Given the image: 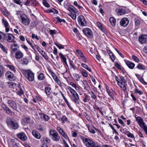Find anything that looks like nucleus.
Instances as JSON below:
<instances>
[{
  "label": "nucleus",
  "instance_id": "obj_1",
  "mask_svg": "<svg viewBox=\"0 0 147 147\" xmlns=\"http://www.w3.org/2000/svg\"><path fill=\"white\" fill-rule=\"evenodd\" d=\"M6 122L8 126L10 127L13 129H17L19 127L18 123L10 117H9L7 118Z\"/></svg>",
  "mask_w": 147,
  "mask_h": 147
},
{
  "label": "nucleus",
  "instance_id": "obj_2",
  "mask_svg": "<svg viewBox=\"0 0 147 147\" xmlns=\"http://www.w3.org/2000/svg\"><path fill=\"white\" fill-rule=\"evenodd\" d=\"M82 139L83 142L87 147H101L97 143L94 142L89 138H82Z\"/></svg>",
  "mask_w": 147,
  "mask_h": 147
},
{
  "label": "nucleus",
  "instance_id": "obj_3",
  "mask_svg": "<svg viewBox=\"0 0 147 147\" xmlns=\"http://www.w3.org/2000/svg\"><path fill=\"white\" fill-rule=\"evenodd\" d=\"M49 135L51 138L54 141L58 142L60 139V136L55 130L51 129L49 131Z\"/></svg>",
  "mask_w": 147,
  "mask_h": 147
},
{
  "label": "nucleus",
  "instance_id": "obj_4",
  "mask_svg": "<svg viewBox=\"0 0 147 147\" xmlns=\"http://www.w3.org/2000/svg\"><path fill=\"white\" fill-rule=\"evenodd\" d=\"M136 120L138 122L140 126L142 128L147 135V126L144 122L143 119L140 117L135 116Z\"/></svg>",
  "mask_w": 147,
  "mask_h": 147
},
{
  "label": "nucleus",
  "instance_id": "obj_5",
  "mask_svg": "<svg viewBox=\"0 0 147 147\" xmlns=\"http://www.w3.org/2000/svg\"><path fill=\"white\" fill-rule=\"evenodd\" d=\"M19 19L21 20V23L25 26L28 25L30 23V20L24 14L21 15V18H20Z\"/></svg>",
  "mask_w": 147,
  "mask_h": 147
},
{
  "label": "nucleus",
  "instance_id": "obj_6",
  "mask_svg": "<svg viewBox=\"0 0 147 147\" xmlns=\"http://www.w3.org/2000/svg\"><path fill=\"white\" fill-rule=\"evenodd\" d=\"M25 74L27 79L29 81H32L34 80V74L31 70H26Z\"/></svg>",
  "mask_w": 147,
  "mask_h": 147
},
{
  "label": "nucleus",
  "instance_id": "obj_7",
  "mask_svg": "<svg viewBox=\"0 0 147 147\" xmlns=\"http://www.w3.org/2000/svg\"><path fill=\"white\" fill-rule=\"evenodd\" d=\"M4 39H6L7 41L9 42H13L14 40V36L11 34H3Z\"/></svg>",
  "mask_w": 147,
  "mask_h": 147
},
{
  "label": "nucleus",
  "instance_id": "obj_8",
  "mask_svg": "<svg viewBox=\"0 0 147 147\" xmlns=\"http://www.w3.org/2000/svg\"><path fill=\"white\" fill-rule=\"evenodd\" d=\"M78 19L79 24L80 26H86L87 22L83 16L82 15L79 16Z\"/></svg>",
  "mask_w": 147,
  "mask_h": 147
},
{
  "label": "nucleus",
  "instance_id": "obj_9",
  "mask_svg": "<svg viewBox=\"0 0 147 147\" xmlns=\"http://www.w3.org/2000/svg\"><path fill=\"white\" fill-rule=\"evenodd\" d=\"M2 108L5 111L6 113L10 116H13L15 115V113L11 110L5 104L3 105L2 106Z\"/></svg>",
  "mask_w": 147,
  "mask_h": 147
},
{
  "label": "nucleus",
  "instance_id": "obj_10",
  "mask_svg": "<svg viewBox=\"0 0 147 147\" xmlns=\"http://www.w3.org/2000/svg\"><path fill=\"white\" fill-rule=\"evenodd\" d=\"M9 106L11 108L13 109L18 111V107L16 103L13 101L9 100L7 102Z\"/></svg>",
  "mask_w": 147,
  "mask_h": 147
},
{
  "label": "nucleus",
  "instance_id": "obj_11",
  "mask_svg": "<svg viewBox=\"0 0 147 147\" xmlns=\"http://www.w3.org/2000/svg\"><path fill=\"white\" fill-rule=\"evenodd\" d=\"M83 32L84 34L88 37L92 38L93 37V35L91 30L89 28H85L83 30Z\"/></svg>",
  "mask_w": 147,
  "mask_h": 147
},
{
  "label": "nucleus",
  "instance_id": "obj_12",
  "mask_svg": "<svg viewBox=\"0 0 147 147\" xmlns=\"http://www.w3.org/2000/svg\"><path fill=\"white\" fill-rule=\"evenodd\" d=\"M6 77L10 81H13L16 79V77L14 75L9 71H7L5 74Z\"/></svg>",
  "mask_w": 147,
  "mask_h": 147
},
{
  "label": "nucleus",
  "instance_id": "obj_13",
  "mask_svg": "<svg viewBox=\"0 0 147 147\" xmlns=\"http://www.w3.org/2000/svg\"><path fill=\"white\" fill-rule=\"evenodd\" d=\"M139 42L142 44H146L147 42V36L141 35L138 38Z\"/></svg>",
  "mask_w": 147,
  "mask_h": 147
},
{
  "label": "nucleus",
  "instance_id": "obj_14",
  "mask_svg": "<svg viewBox=\"0 0 147 147\" xmlns=\"http://www.w3.org/2000/svg\"><path fill=\"white\" fill-rule=\"evenodd\" d=\"M129 19L126 18H122L120 22V24L121 26L123 27L126 26L129 23Z\"/></svg>",
  "mask_w": 147,
  "mask_h": 147
},
{
  "label": "nucleus",
  "instance_id": "obj_15",
  "mask_svg": "<svg viewBox=\"0 0 147 147\" xmlns=\"http://www.w3.org/2000/svg\"><path fill=\"white\" fill-rule=\"evenodd\" d=\"M57 129L59 133L61 134L65 139H67V138L68 139V136L66 135L64 130L60 127H57Z\"/></svg>",
  "mask_w": 147,
  "mask_h": 147
},
{
  "label": "nucleus",
  "instance_id": "obj_16",
  "mask_svg": "<svg viewBox=\"0 0 147 147\" xmlns=\"http://www.w3.org/2000/svg\"><path fill=\"white\" fill-rule=\"evenodd\" d=\"M18 137L22 141H25L27 138L26 135L24 132H21L18 134Z\"/></svg>",
  "mask_w": 147,
  "mask_h": 147
},
{
  "label": "nucleus",
  "instance_id": "obj_17",
  "mask_svg": "<svg viewBox=\"0 0 147 147\" xmlns=\"http://www.w3.org/2000/svg\"><path fill=\"white\" fill-rule=\"evenodd\" d=\"M23 53L20 51H17L15 53L14 57L16 59H20L23 56Z\"/></svg>",
  "mask_w": 147,
  "mask_h": 147
},
{
  "label": "nucleus",
  "instance_id": "obj_18",
  "mask_svg": "<svg viewBox=\"0 0 147 147\" xmlns=\"http://www.w3.org/2000/svg\"><path fill=\"white\" fill-rule=\"evenodd\" d=\"M125 63L127 66L130 69H133L135 65V64L129 61H125Z\"/></svg>",
  "mask_w": 147,
  "mask_h": 147
},
{
  "label": "nucleus",
  "instance_id": "obj_19",
  "mask_svg": "<svg viewBox=\"0 0 147 147\" xmlns=\"http://www.w3.org/2000/svg\"><path fill=\"white\" fill-rule=\"evenodd\" d=\"M21 63L23 65H27L29 63V60L28 57L22 58L20 61Z\"/></svg>",
  "mask_w": 147,
  "mask_h": 147
},
{
  "label": "nucleus",
  "instance_id": "obj_20",
  "mask_svg": "<svg viewBox=\"0 0 147 147\" xmlns=\"http://www.w3.org/2000/svg\"><path fill=\"white\" fill-rule=\"evenodd\" d=\"M70 12V13H73L76 12L77 10L73 6L70 5L68 6L67 9Z\"/></svg>",
  "mask_w": 147,
  "mask_h": 147
},
{
  "label": "nucleus",
  "instance_id": "obj_21",
  "mask_svg": "<svg viewBox=\"0 0 147 147\" xmlns=\"http://www.w3.org/2000/svg\"><path fill=\"white\" fill-rule=\"evenodd\" d=\"M40 118L45 121H48L49 119V117L43 113H40Z\"/></svg>",
  "mask_w": 147,
  "mask_h": 147
},
{
  "label": "nucleus",
  "instance_id": "obj_22",
  "mask_svg": "<svg viewBox=\"0 0 147 147\" xmlns=\"http://www.w3.org/2000/svg\"><path fill=\"white\" fill-rule=\"evenodd\" d=\"M68 88L69 90L70 93L72 95L73 97L78 95L75 90L71 88L70 87L68 86Z\"/></svg>",
  "mask_w": 147,
  "mask_h": 147
},
{
  "label": "nucleus",
  "instance_id": "obj_23",
  "mask_svg": "<svg viewBox=\"0 0 147 147\" xmlns=\"http://www.w3.org/2000/svg\"><path fill=\"white\" fill-rule=\"evenodd\" d=\"M33 135L36 138L39 139L40 138L41 135L37 131L34 130L32 131Z\"/></svg>",
  "mask_w": 147,
  "mask_h": 147
},
{
  "label": "nucleus",
  "instance_id": "obj_24",
  "mask_svg": "<svg viewBox=\"0 0 147 147\" xmlns=\"http://www.w3.org/2000/svg\"><path fill=\"white\" fill-rule=\"evenodd\" d=\"M51 88L50 87L46 86L45 87V93L47 95L48 97H49L51 94Z\"/></svg>",
  "mask_w": 147,
  "mask_h": 147
},
{
  "label": "nucleus",
  "instance_id": "obj_25",
  "mask_svg": "<svg viewBox=\"0 0 147 147\" xmlns=\"http://www.w3.org/2000/svg\"><path fill=\"white\" fill-rule=\"evenodd\" d=\"M109 21L111 24L114 27L115 26L116 24V20L113 17L110 18Z\"/></svg>",
  "mask_w": 147,
  "mask_h": 147
},
{
  "label": "nucleus",
  "instance_id": "obj_26",
  "mask_svg": "<svg viewBox=\"0 0 147 147\" xmlns=\"http://www.w3.org/2000/svg\"><path fill=\"white\" fill-rule=\"evenodd\" d=\"M79 95H77L76 96H74L73 97L72 100L75 103L77 104H79Z\"/></svg>",
  "mask_w": 147,
  "mask_h": 147
},
{
  "label": "nucleus",
  "instance_id": "obj_27",
  "mask_svg": "<svg viewBox=\"0 0 147 147\" xmlns=\"http://www.w3.org/2000/svg\"><path fill=\"white\" fill-rule=\"evenodd\" d=\"M97 24L98 27L101 30L104 32H106V30L102 26V24L99 22H97Z\"/></svg>",
  "mask_w": 147,
  "mask_h": 147
},
{
  "label": "nucleus",
  "instance_id": "obj_28",
  "mask_svg": "<svg viewBox=\"0 0 147 147\" xmlns=\"http://www.w3.org/2000/svg\"><path fill=\"white\" fill-rule=\"evenodd\" d=\"M51 75L56 82L58 83V82H59L60 80L56 75L53 72H52L51 73Z\"/></svg>",
  "mask_w": 147,
  "mask_h": 147
},
{
  "label": "nucleus",
  "instance_id": "obj_29",
  "mask_svg": "<svg viewBox=\"0 0 147 147\" xmlns=\"http://www.w3.org/2000/svg\"><path fill=\"white\" fill-rule=\"evenodd\" d=\"M10 48L11 49L10 52L11 55L13 56V54L18 51V49L16 48H13L12 47V45H11Z\"/></svg>",
  "mask_w": 147,
  "mask_h": 147
},
{
  "label": "nucleus",
  "instance_id": "obj_30",
  "mask_svg": "<svg viewBox=\"0 0 147 147\" xmlns=\"http://www.w3.org/2000/svg\"><path fill=\"white\" fill-rule=\"evenodd\" d=\"M0 47L3 51L5 54H7V49H6L3 45L0 43Z\"/></svg>",
  "mask_w": 147,
  "mask_h": 147
},
{
  "label": "nucleus",
  "instance_id": "obj_31",
  "mask_svg": "<svg viewBox=\"0 0 147 147\" xmlns=\"http://www.w3.org/2000/svg\"><path fill=\"white\" fill-rule=\"evenodd\" d=\"M50 140L48 138H46L43 139L42 141L43 144H47L50 142Z\"/></svg>",
  "mask_w": 147,
  "mask_h": 147
},
{
  "label": "nucleus",
  "instance_id": "obj_32",
  "mask_svg": "<svg viewBox=\"0 0 147 147\" xmlns=\"http://www.w3.org/2000/svg\"><path fill=\"white\" fill-rule=\"evenodd\" d=\"M18 88L19 90L18 91V94L20 96H21L22 94H24V92L21 87L20 85L19 84L18 85Z\"/></svg>",
  "mask_w": 147,
  "mask_h": 147
},
{
  "label": "nucleus",
  "instance_id": "obj_33",
  "mask_svg": "<svg viewBox=\"0 0 147 147\" xmlns=\"http://www.w3.org/2000/svg\"><path fill=\"white\" fill-rule=\"evenodd\" d=\"M81 66L84 68L86 69V70L89 71L91 72L92 70L91 68H89L88 66L85 63H82L81 64Z\"/></svg>",
  "mask_w": 147,
  "mask_h": 147
},
{
  "label": "nucleus",
  "instance_id": "obj_34",
  "mask_svg": "<svg viewBox=\"0 0 147 147\" xmlns=\"http://www.w3.org/2000/svg\"><path fill=\"white\" fill-rule=\"evenodd\" d=\"M118 85L123 91H125L126 90V88L125 85L122 82H121Z\"/></svg>",
  "mask_w": 147,
  "mask_h": 147
},
{
  "label": "nucleus",
  "instance_id": "obj_35",
  "mask_svg": "<svg viewBox=\"0 0 147 147\" xmlns=\"http://www.w3.org/2000/svg\"><path fill=\"white\" fill-rule=\"evenodd\" d=\"M136 67L137 68L140 70H144L145 69L144 66L140 63Z\"/></svg>",
  "mask_w": 147,
  "mask_h": 147
},
{
  "label": "nucleus",
  "instance_id": "obj_36",
  "mask_svg": "<svg viewBox=\"0 0 147 147\" xmlns=\"http://www.w3.org/2000/svg\"><path fill=\"white\" fill-rule=\"evenodd\" d=\"M115 66L118 69L121 70L124 73V72L123 71V69L122 67H121V65L118 63H115Z\"/></svg>",
  "mask_w": 147,
  "mask_h": 147
},
{
  "label": "nucleus",
  "instance_id": "obj_37",
  "mask_svg": "<svg viewBox=\"0 0 147 147\" xmlns=\"http://www.w3.org/2000/svg\"><path fill=\"white\" fill-rule=\"evenodd\" d=\"M59 55L63 62L67 60L66 58L65 57L66 55H63L61 53H59Z\"/></svg>",
  "mask_w": 147,
  "mask_h": 147
},
{
  "label": "nucleus",
  "instance_id": "obj_38",
  "mask_svg": "<svg viewBox=\"0 0 147 147\" xmlns=\"http://www.w3.org/2000/svg\"><path fill=\"white\" fill-rule=\"evenodd\" d=\"M69 15L73 20H75L76 19V12H74L73 13H70Z\"/></svg>",
  "mask_w": 147,
  "mask_h": 147
},
{
  "label": "nucleus",
  "instance_id": "obj_39",
  "mask_svg": "<svg viewBox=\"0 0 147 147\" xmlns=\"http://www.w3.org/2000/svg\"><path fill=\"white\" fill-rule=\"evenodd\" d=\"M44 78V74L42 73H40L38 77V78L39 80H43Z\"/></svg>",
  "mask_w": 147,
  "mask_h": 147
},
{
  "label": "nucleus",
  "instance_id": "obj_40",
  "mask_svg": "<svg viewBox=\"0 0 147 147\" xmlns=\"http://www.w3.org/2000/svg\"><path fill=\"white\" fill-rule=\"evenodd\" d=\"M6 66L12 71H13L14 72H15L16 70L15 69V67L13 66L7 64L6 65Z\"/></svg>",
  "mask_w": 147,
  "mask_h": 147
},
{
  "label": "nucleus",
  "instance_id": "obj_41",
  "mask_svg": "<svg viewBox=\"0 0 147 147\" xmlns=\"http://www.w3.org/2000/svg\"><path fill=\"white\" fill-rule=\"evenodd\" d=\"M2 23L4 25L5 27H6L9 26V24L7 21L4 19H3L2 20Z\"/></svg>",
  "mask_w": 147,
  "mask_h": 147
},
{
  "label": "nucleus",
  "instance_id": "obj_42",
  "mask_svg": "<svg viewBox=\"0 0 147 147\" xmlns=\"http://www.w3.org/2000/svg\"><path fill=\"white\" fill-rule=\"evenodd\" d=\"M9 87L12 88H14L16 87V86L18 85V84L14 83L13 82H10L9 83Z\"/></svg>",
  "mask_w": 147,
  "mask_h": 147
},
{
  "label": "nucleus",
  "instance_id": "obj_43",
  "mask_svg": "<svg viewBox=\"0 0 147 147\" xmlns=\"http://www.w3.org/2000/svg\"><path fill=\"white\" fill-rule=\"evenodd\" d=\"M14 2L16 4L19 5L21 6L22 5V3L20 0H13Z\"/></svg>",
  "mask_w": 147,
  "mask_h": 147
},
{
  "label": "nucleus",
  "instance_id": "obj_44",
  "mask_svg": "<svg viewBox=\"0 0 147 147\" xmlns=\"http://www.w3.org/2000/svg\"><path fill=\"white\" fill-rule=\"evenodd\" d=\"M74 78L77 81H78L80 79V77L79 75L77 74H75L73 75Z\"/></svg>",
  "mask_w": 147,
  "mask_h": 147
},
{
  "label": "nucleus",
  "instance_id": "obj_45",
  "mask_svg": "<svg viewBox=\"0 0 147 147\" xmlns=\"http://www.w3.org/2000/svg\"><path fill=\"white\" fill-rule=\"evenodd\" d=\"M84 70V71H81V73L84 77H88V74L86 70Z\"/></svg>",
  "mask_w": 147,
  "mask_h": 147
},
{
  "label": "nucleus",
  "instance_id": "obj_46",
  "mask_svg": "<svg viewBox=\"0 0 147 147\" xmlns=\"http://www.w3.org/2000/svg\"><path fill=\"white\" fill-rule=\"evenodd\" d=\"M88 129L90 133L92 134H94L95 132V131L93 128V127L88 126Z\"/></svg>",
  "mask_w": 147,
  "mask_h": 147
},
{
  "label": "nucleus",
  "instance_id": "obj_47",
  "mask_svg": "<svg viewBox=\"0 0 147 147\" xmlns=\"http://www.w3.org/2000/svg\"><path fill=\"white\" fill-rule=\"evenodd\" d=\"M35 1V0H27L25 3V5L26 6H28L30 2H31V4H32L33 2Z\"/></svg>",
  "mask_w": 147,
  "mask_h": 147
},
{
  "label": "nucleus",
  "instance_id": "obj_48",
  "mask_svg": "<svg viewBox=\"0 0 147 147\" xmlns=\"http://www.w3.org/2000/svg\"><path fill=\"white\" fill-rule=\"evenodd\" d=\"M91 95V97L94 100H96L97 99V97L95 94H94V92H91V93L90 94Z\"/></svg>",
  "mask_w": 147,
  "mask_h": 147
},
{
  "label": "nucleus",
  "instance_id": "obj_49",
  "mask_svg": "<svg viewBox=\"0 0 147 147\" xmlns=\"http://www.w3.org/2000/svg\"><path fill=\"white\" fill-rule=\"evenodd\" d=\"M50 34L52 36H53L54 34H56L57 31L56 30H49Z\"/></svg>",
  "mask_w": 147,
  "mask_h": 147
},
{
  "label": "nucleus",
  "instance_id": "obj_50",
  "mask_svg": "<svg viewBox=\"0 0 147 147\" xmlns=\"http://www.w3.org/2000/svg\"><path fill=\"white\" fill-rule=\"evenodd\" d=\"M67 117L65 115L63 116L61 118L62 123H64L65 122L67 121Z\"/></svg>",
  "mask_w": 147,
  "mask_h": 147
},
{
  "label": "nucleus",
  "instance_id": "obj_51",
  "mask_svg": "<svg viewBox=\"0 0 147 147\" xmlns=\"http://www.w3.org/2000/svg\"><path fill=\"white\" fill-rule=\"evenodd\" d=\"M119 12L121 15L125 14V11L123 9H121L119 10Z\"/></svg>",
  "mask_w": 147,
  "mask_h": 147
},
{
  "label": "nucleus",
  "instance_id": "obj_52",
  "mask_svg": "<svg viewBox=\"0 0 147 147\" xmlns=\"http://www.w3.org/2000/svg\"><path fill=\"white\" fill-rule=\"evenodd\" d=\"M76 52L78 54V55L80 57H81L83 56V54L82 52L80 50H77L76 51Z\"/></svg>",
  "mask_w": 147,
  "mask_h": 147
},
{
  "label": "nucleus",
  "instance_id": "obj_53",
  "mask_svg": "<svg viewBox=\"0 0 147 147\" xmlns=\"http://www.w3.org/2000/svg\"><path fill=\"white\" fill-rule=\"evenodd\" d=\"M109 56H110V58H111V60L113 62H114V60H115V58L113 53H111V54H110Z\"/></svg>",
  "mask_w": 147,
  "mask_h": 147
},
{
  "label": "nucleus",
  "instance_id": "obj_54",
  "mask_svg": "<svg viewBox=\"0 0 147 147\" xmlns=\"http://www.w3.org/2000/svg\"><path fill=\"white\" fill-rule=\"evenodd\" d=\"M41 54L43 56L44 58L46 60H48V57L47 55L46 54L45 52H43V53H41Z\"/></svg>",
  "mask_w": 147,
  "mask_h": 147
},
{
  "label": "nucleus",
  "instance_id": "obj_55",
  "mask_svg": "<svg viewBox=\"0 0 147 147\" xmlns=\"http://www.w3.org/2000/svg\"><path fill=\"white\" fill-rule=\"evenodd\" d=\"M30 117H26L24 119V121L27 123H30Z\"/></svg>",
  "mask_w": 147,
  "mask_h": 147
},
{
  "label": "nucleus",
  "instance_id": "obj_56",
  "mask_svg": "<svg viewBox=\"0 0 147 147\" xmlns=\"http://www.w3.org/2000/svg\"><path fill=\"white\" fill-rule=\"evenodd\" d=\"M56 19L57 20V21H58V22H65V20L64 19H61L59 17H56Z\"/></svg>",
  "mask_w": 147,
  "mask_h": 147
},
{
  "label": "nucleus",
  "instance_id": "obj_57",
  "mask_svg": "<svg viewBox=\"0 0 147 147\" xmlns=\"http://www.w3.org/2000/svg\"><path fill=\"white\" fill-rule=\"evenodd\" d=\"M132 58L136 62H139V60L137 57L134 55H133L132 56Z\"/></svg>",
  "mask_w": 147,
  "mask_h": 147
},
{
  "label": "nucleus",
  "instance_id": "obj_58",
  "mask_svg": "<svg viewBox=\"0 0 147 147\" xmlns=\"http://www.w3.org/2000/svg\"><path fill=\"white\" fill-rule=\"evenodd\" d=\"M38 4V2L36 0H35V1H34L32 3L31 5L34 6L36 7L37 6Z\"/></svg>",
  "mask_w": 147,
  "mask_h": 147
},
{
  "label": "nucleus",
  "instance_id": "obj_59",
  "mask_svg": "<svg viewBox=\"0 0 147 147\" xmlns=\"http://www.w3.org/2000/svg\"><path fill=\"white\" fill-rule=\"evenodd\" d=\"M89 96L88 95H85V97L83 101L85 102H87L89 101V100L88 99V97Z\"/></svg>",
  "mask_w": 147,
  "mask_h": 147
},
{
  "label": "nucleus",
  "instance_id": "obj_60",
  "mask_svg": "<svg viewBox=\"0 0 147 147\" xmlns=\"http://www.w3.org/2000/svg\"><path fill=\"white\" fill-rule=\"evenodd\" d=\"M135 93H138L140 95H141L142 94L143 92L142 91L139 90L138 89L136 88L135 90Z\"/></svg>",
  "mask_w": 147,
  "mask_h": 147
},
{
  "label": "nucleus",
  "instance_id": "obj_61",
  "mask_svg": "<svg viewBox=\"0 0 147 147\" xmlns=\"http://www.w3.org/2000/svg\"><path fill=\"white\" fill-rule=\"evenodd\" d=\"M55 44L56 45L57 47H58L59 48V49H63L64 48L63 46L61 45H59V44H58L55 42Z\"/></svg>",
  "mask_w": 147,
  "mask_h": 147
},
{
  "label": "nucleus",
  "instance_id": "obj_62",
  "mask_svg": "<svg viewBox=\"0 0 147 147\" xmlns=\"http://www.w3.org/2000/svg\"><path fill=\"white\" fill-rule=\"evenodd\" d=\"M120 80L121 82H122L123 83H126V81L125 78L122 76L120 77Z\"/></svg>",
  "mask_w": 147,
  "mask_h": 147
},
{
  "label": "nucleus",
  "instance_id": "obj_63",
  "mask_svg": "<svg viewBox=\"0 0 147 147\" xmlns=\"http://www.w3.org/2000/svg\"><path fill=\"white\" fill-rule=\"evenodd\" d=\"M3 74V67L1 65H0V77H1Z\"/></svg>",
  "mask_w": 147,
  "mask_h": 147
},
{
  "label": "nucleus",
  "instance_id": "obj_64",
  "mask_svg": "<svg viewBox=\"0 0 147 147\" xmlns=\"http://www.w3.org/2000/svg\"><path fill=\"white\" fill-rule=\"evenodd\" d=\"M127 132L128 133V134H127V136L128 137L131 138H134V136L133 134L130 133L128 131H127Z\"/></svg>",
  "mask_w": 147,
  "mask_h": 147
}]
</instances>
